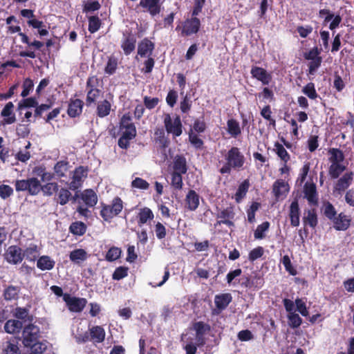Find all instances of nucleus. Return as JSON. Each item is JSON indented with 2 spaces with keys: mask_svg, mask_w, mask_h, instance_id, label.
Wrapping results in <instances>:
<instances>
[{
  "mask_svg": "<svg viewBox=\"0 0 354 354\" xmlns=\"http://www.w3.org/2000/svg\"><path fill=\"white\" fill-rule=\"evenodd\" d=\"M222 154L225 162L218 170L221 174H230L232 170L239 171L243 169L246 159L239 147H232Z\"/></svg>",
  "mask_w": 354,
  "mask_h": 354,
  "instance_id": "1",
  "label": "nucleus"
},
{
  "mask_svg": "<svg viewBox=\"0 0 354 354\" xmlns=\"http://www.w3.org/2000/svg\"><path fill=\"white\" fill-rule=\"evenodd\" d=\"M100 215L104 221L111 222V220L116 216H118L123 209V202L122 199L117 196L115 197L111 204L107 205L104 203H100Z\"/></svg>",
  "mask_w": 354,
  "mask_h": 354,
  "instance_id": "2",
  "label": "nucleus"
},
{
  "mask_svg": "<svg viewBox=\"0 0 354 354\" xmlns=\"http://www.w3.org/2000/svg\"><path fill=\"white\" fill-rule=\"evenodd\" d=\"M264 278L263 275L257 272H252L250 275H243L239 280V285L246 289H260L264 285Z\"/></svg>",
  "mask_w": 354,
  "mask_h": 354,
  "instance_id": "3",
  "label": "nucleus"
},
{
  "mask_svg": "<svg viewBox=\"0 0 354 354\" xmlns=\"http://www.w3.org/2000/svg\"><path fill=\"white\" fill-rule=\"evenodd\" d=\"M163 123L165 131L169 134H171L174 138L180 136L183 133V124L180 117L176 115L172 119L170 114H164Z\"/></svg>",
  "mask_w": 354,
  "mask_h": 354,
  "instance_id": "4",
  "label": "nucleus"
},
{
  "mask_svg": "<svg viewBox=\"0 0 354 354\" xmlns=\"http://www.w3.org/2000/svg\"><path fill=\"white\" fill-rule=\"evenodd\" d=\"M17 192H28L30 195L35 196L39 194L40 181L35 177L26 180H17L15 183Z\"/></svg>",
  "mask_w": 354,
  "mask_h": 354,
  "instance_id": "5",
  "label": "nucleus"
},
{
  "mask_svg": "<svg viewBox=\"0 0 354 354\" xmlns=\"http://www.w3.org/2000/svg\"><path fill=\"white\" fill-rule=\"evenodd\" d=\"M4 260L11 265L20 263L24 255L22 254V249L16 245H10L3 254Z\"/></svg>",
  "mask_w": 354,
  "mask_h": 354,
  "instance_id": "6",
  "label": "nucleus"
},
{
  "mask_svg": "<svg viewBox=\"0 0 354 354\" xmlns=\"http://www.w3.org/2000/svg\"><path fill=\"white\" fill-rule=\"evenodd\" d=\"M22 337L24 346L32 345L39 338V328L32 324L26 326L23 330Z\"/></svg>",
  "mask_w": 354,
  "mask_h": 354,
  "instance_id": "7",
  "label": "nucleus"
},
{
  "mask_svg": "<svg viewBox=\"0 0 354 354\" xmlns=\"http://www.w3.org/2000/svg\"><path fill=\"white\" fill-rule=\"evenodd\" d=\"M63 300L71 312L80 313L85 308L87 300L85 298L72 297L68 293L64 295Z\"/></svg>",
  "mask_w": 354,
  "mask_h": 354,
  "instance_id": "8",
  "label": "nucleus"
},
{
  "mask_svg": "<svg viewBox=\"0 0 354 354\" xmlns=\"http://www.w3.org/2000/svg\"><path fill=\"white\" fill-rule=\"evenodd\" d=\"M354 173L353 171H347L344 173L335 183L333 192L342 194L353 183Z\"/></svg>",
  "mask_w": 354,
  "mask_h": 354,
  "instance_id": "9",
  "label": "nucleus"
},
{
  "mask_svg": "<svg viewBox=\"0 0 354 354\" xmlns=\"http://www.w3.org/2000/svg\"><path fill=\"white\" fill-rule=\"evenodd\" d=\"M235 216L234 207L232 205L221 209L216 215L217 225L225 224L228 227L234 225L233 220Z\"/></svg>",
  "mask_w": 354,
  "mask_h": 354,
  "instance_id": "10",
  "label": "nucleus"
},
{
  "mask_svg": "<svg viewBox=\"0 0 354 354\" xmlns=\"http://www.w3.org/2000/svg\"><path fill=\"white\" fill-rule=\"evenodd\" d=\"M304 194L309 205L313 206L318 205V194L315 183L306 182L304 186Z\"/></svg>",
  "mask_w": 354,
  "mask_h": 354,
  "instance_id": "11",
  "label": "nucleus"
},
{
  "mask_svg": "<svg viewBox=\"0 0 354 354\" xmlns=\"http://www.w3.org/2000/svg\"><path fill=\"white\" fill-rule=\"evenodd\" d=\"M352 218L351 216L346 215L344 212H340L332 221L333 227L337 231H346L351 224Z\"/></svg>",
  "mask_w": 354,
  "mask_h": 354,
  "instance_id": "12",
  "label": "nucleus"
},
{
  "mask_svg": "<svg viewBox=\"0 0 354 354\" xmlns=\"http://www.w3.org/2000/svg\"><path fill=\"white\" fill-rule=\"evenodd\" d=\"M232 300L230 293H221L216 295L214 297V303L216 309L213 310L214 315H218L225 310Z\"/></svg>",
  "mask_w": 354,
  "mask_h": 354,
  "instance_id": "13",
  "label": "nucleus"
},
{
  "mask_svg": "<svg viewBox=\"0 0 354 354\" xmlns=\"http://www.w3.org/2000/svg\"><path fill=\"white\" fill-rule=\"evenodd\" d=\"M253 78L261 82L263 85H268L272 80V75L265 68L253 66L250 71Z\"/></svg>",
  "mask_w": 354,
  "mask_h": 354,
  "instance_id": "14",
  "label": "nucleus"
},
{
  "mask_svg": "<svg viewBox=\"0 0 354 354\" xmlns=\"http://www.w3.org/2000/svg\"><path fill=\"white\" fill-rule=\"evenodd\" d=\"M136 37L131 32L123 33V39L121 41V48L125 55H129L136 48Z\"/></svg>",
  "mask_w": 354,
  "mask_h": 354,
  "instance_id": "15",
  "label": "nucleus"
},
{
  "mask_svg": "<svg viewBox=\"0 0 354 354\" xmlns=\"http://www.w3.org/2000/svg\"><path fill=\"white\" fill-rule=\"evenodd\" d=\"M194 329L196 331V339L198 346H203L205 344L204 335L210 330V326L203 322H197L194 324Z\"/></svg>",
  "mask_w": 354,
  "mask_h": 354,
  "instance_id": "16",
  "label": "nucleus"
},
{
  "mask_svg": "<svg viewBox=\"0 0 354 354\" xmlns=\"http://www.w3.org/2000/svg\"><path fill=\"white\" fill-rule=\"evenodd\" d=\"M44 44L38 40H34L32 41H30L29 44H28V50L21 51L19 53V56L21 57H30L34 59L38 56L33 50H41L43 54H46L44 50H41V48L44 46Z\"/></svg>",
  "mask_w": 354,
  "mask_h": 354,
  "instance_id": "17",
  "label": "nucleus"
},
{
  "mask_svg": "<svg viewBox=\"0 0 354 354\" xmlns=\"http://www.w3.org/2000/svg\"><path fill=\"white\" fill-rule=\"evenodd\" d=\"M289 218L290 221V225L292 227H297L299 225V217H300V208L299 206V202L297 197H295L292 201L289 208Z\"/></svg>",
  "mask_w": 354,
  "mask_h": 354,
  "instance_id": "18",
  "label": "nucleus"
},
{
  "mask_svg": "<svg viewBox=\"0 0 354 354\" xmlns=\"http://www.w3.org/2000/svg\"><path fill=\"white\" fill-rule=\"evenodd\" d=\"M84 102L80 99H71L68 103L67 113L71 118L80 116L82 113Z\"/></svg>",
  "mask_w": 354,
  "mask_h": 354,
  "instance_id": "19",
  "label": "nucleus"
},
{
  "mask_svg": "<svg viewBox=\"0 0 354 354\" xmlns=\"http://www.w3.org/2000/svg\"><path fill=\"white\" fill-rule=\"evenodd\" d=\"M185 207L189 211H195L200 204V196L193 189L189 190L185 196Z\"/></svg>",
  "mask_w": 354,
  "mask_h": 354,
  "instance_id": "20",
  "label": "nucleus"
},
{
  "mask_svg": "<svg viewBox=\"0 0 354 354\" xmlns=\"http://www.w3.org/2000/svg\"><path fill=\"white\" fill-rule=\"evenodd\" d=\"M14 104L12 102H8L1 112L3 117V122L5 124H11L16 122V116L13 113Z\"/></svg>",
  "mask_w": 354,
  "mask_h": 354,
  "instance_id": "21",
  "label": "nucleus"
},
{
  "mask_svg": "<svg viewBox=\"0 0 354 354\" xmlns=\"http://www.w3.org/2000/svg\"><path fill=\"white\" fill-rule=\"evenodd\" d=\"M188 170L187 160L183 155H176L174 158L173 171L185 174Z\"/></svg>",
  "mask_w": 354,
  "mask_h": 354,
  "instance_id": "22",
  "label": "nucleus"
},
{
  "mask_svg": "<svg viewBox=\"0 0 354 354\" xmlns=\"http://www.w3.org/2000/svg\"><path fill=\"white\" fill-rule=\"evenodd\" d=\"M154 141L161 149H165L170 144L169 139L165 136L162 128H156L154 131Z\"/></svg>",
  "mask_w": 354,
  "mask_h": 354,
  "instance_id": "23",
  "label": "nucleus"
},
{
  "mask_svg": "<svg viewBox=\"0 0 354 354\" xmlns=\"http://www.w3.org/2000/svg\"><path fill=\"white\" fill-rule=\"evenodd\" d=\"M288 191V184L283 180L278 179L274 183L272 192L277 200H279L283 196H286Z\"/></svg>",
  "mask_w": 354,
  "mask_h": 354,
  "instance_id": "24",
  "label": "nucleus"
},
{
  "mask_svg": "<svg viewBox=\"0 0 354 354\" xmlns=\"http://www.w3.org/2000/svg\"><path fill=\"white\" fill-rule=\"evenodd\" d=\"M200 26L201 24H182V26L178 24L176 30L180 31L181 36L187 37L198 32Z\"/></svg>",
  "mask_w": 354,
  "mask_h": 354,
  "instance_id": "25",
  "label": "nucleus"
},
{
  "mask_svg": "<svg viewBox=\"0 0 354 354\" xmlns=\"http://www.w3.org/2000/svg\"><path fill=\"white\" fill-rule=\"evenodd\" d=\"M154 49V44L147 38L142 39L138 46V54L141 57H145L147 55H151Z\"/></svg>",
  "mask_w": 354,
  "mask_h": 354,
  "instance_id": "26",
  "label": "nucleus"
},
{
  "mask_svg": "<svg viewBox=\"0 0 354 354\" xmlns=\"http://www.w3.org/2000/svg\"><path fill=\"white\" fill-rule=\"evenodd\" d=\"M80 197L88 207H93L97 203V194L91 189H85L81 194Z\"/></svg>",
  "mask_w": 354,
  "mask_h": 354,
  "instance_id": "27",
  "label": "nucleus"
},
{
  "mask_svg": "<svg viewBox=\"0 0 354 354\" xmlns=\"http://www.w3.org/2000/svg\"><path fill=\"white\" fill-rule=\"evenodd\" d=\"M20 291V286L9 285L3 290V298L6 301L17 300L19 298Z\"/></svg>",
  "mask_w": 354,
  "mask_h": 354,
  "instance_id": "28",
  "label": "nucleus"
},
{
  "mask_svg": "<svg viewBox=\"0 0 354 354\" xmlns=\"http://www.w3.org/2000/svg\"><path fill=\"white\" fill-rule=\"evenodd\" d=\"M22 254L24 255V258L27 260L34 262L37 259L39 255V250L37 245L30 243L24 251H22Z\"/></svg>",
  "mask_w": 354,
  "mask_h": 354,
  "instance_id": "29",
  "label": "nucleus"
},
{
  "mask_svg": "<svg viewBox=\"0 0 354 354\" xmlns=\"http://www.w3.org/2000/svg\"><path fill=\"white\" fill-rule=\"evenodd\" d=\"M227 131L231 137L236 138L241 133L239 122L234 118L229 119L227 121Z\"/></svg>",
  "mask_w": 354,
  "mask_h": 354,
  "instance_id": "30",
  "label": "nucleus"
},
{
  "mask_svg": "<svg viewBox=\"0 0 354 354\" xmlns=\"http://www.w3.org/2000/svg\"><path fill=\"white\" fill-rule=\"evenodd\" d=\"M111 110V102L107 100L100 101L96 109V114L99 118H104L110 114Z\"/></svg>",
  "mask_w": 354,
  "mask_h": 354,
  "instance_id": "31",
  "label": "nucleus"
},
{
  "mask_svg": "<svg viewBox=\"0 0 354 354\" xmlns=\"http://www.w3.org/2000/svg\"><path fill=\"white\" fill-rule=\"evenodd\" d=\"M160 0H141L140 5L147 8L151 15H156L160 12Z\"/></svg>",
  "mask_w": 354,
  "mask_h": 354,
  "instance_id": "32",
  "label": "nucleus"
},
{
  "mask_svg": "<svg viewBox=\"0 0 354 354\" xmlns=\"http://www.w3.org/2000/svg\"><path fill=\"white\" fill-rule=\"evenodd\" d=\"M55 262L49 256L40 257L37 261V267L41 270H50L55 266Z\"/></svg>",
  "mask_w": 354,
  "mask_h": 354,
  "instance_id": "33",
  "label": "nucleus"
},
{
  "mask_svg": "<svg viewBox=\"0 0 354 354\" xmlns=\"http://www.w3.org/2000/svg\"><path fill=\"white\" fill-rule=\"evenodd\" d=\"M88 254L84 249H75L70 252L69 259L74 263L79 264L86 261Z\"/></svg>",
  "mask_w": 354,
  "mask_h": 354,
  "instance_id": "34",
  "label": "nucleus"
},
{
  "mask_svg": "<svg viewBox=\"0 0 354 354\" xmlns=\"http://www.w3.org/2000/svg\"><path fill=\"white\" fill-rule=\"evenodd\" d=\"M138 225L141 226L145 224L148 221H151L154 218V214L151 209L149 207H145L140 209L138 214Z\"/></svg>",
  "mask_w": 354,
  "mask_h": 354,
  "instance_id": "35",
  "label": "nucleus"
},
{
  "mask_svg": "<svg viewBox=\"0 0 354 354\" xmlns=\"http://www.w3.org/2000/svg\"><path fill=\"white\" fill-rule=\"evenodd\" d=\"M72 198V194L70 190L65 187L58 189L57 194V203L61 205H66Z\"/></svg>",
  "mask_w": 354,
  "mask_h": 354,
  "instance_id": "36",
  "label": "nucleus"
},
{
  "mask_svg": "<svg viewBox=\"0 0 354 354\" xmlns=\"http://www.w3.org/2000/svg\"><path fill=\"white\" fill-rule=\"evenodd\" d=\"M23 326V324L19 320L10 319L8 320L5 325V331L10 334L19 333Z\"/></svg>",
  "mask_w": 354,
  "mask_h": 354,
  "instance_id": "37",
  "label": "nucleus"
},
{
  "mask_svg": "<svg viewBox=\"0 0 354 354\" xmlns=\"http://www.w3.org/2000/svg\"><path fill=\"white\" fill-rule=\"evenodd\" d=\"M90 335L91 339L97 343H101L104 341L105 331L102 326H96L92 327L90 329Z\"/></svg>",
  "mask_w": 354,
  "mask_h": 354,
  "instance_id": "38",
  "label": "nucleus"
},
{
  "mask_svg": "<svg viewBox=\"0 0 354 354\" xmlns=\"http://www.w3.org/2000/svg\"><path fill=\"white\" fill-rule=\"evenodd\" d=\"M274 151L277 156L283 162V163H288L290 160V156L283 145L278 142H276L274 145Z\"/></svg>",
  "mask_w": 354,
  "mask_h": 354,
  "instance_id": "39",
  "label": "nucleus"
},
{
  "mask_svg": "<svg viewBox=\"0 0 354 354\" xmlns=\"http://www.w3.org/2000/svg\"><path fill=\"white\" fill-rule=\"evenodd\" d=\"M86 225L82 221L73 222L69 227V232L75 236H82L86 233Z\"/></svg>",
  "mask_w": 354,
  "mask_h": 354,
  "instance_id": "40",
  "label": "nucleus"
},
{
  "mask_svg": "<svg viewBox=\"0 0 354 354\" xmlns=\"http://www.w3.org/2000/svg\"><path fill=\"white\" fill-rule=\"evenodd\" d=\"M346 169V166L342 163L333 162L328 168V174L332 179H337Z\"/></svg>",
  "mask_w": 354,
  "mask_h": 354,
  "instance_id": "41",
  "label": "nucleus"
},
{
  "mask_svg": "<svg viewBox=\"0 0 354 354\" xmlns=\"http://www.w3.org/2000/svg\"><path fill=\"white\" fill-rule=\"evenodd\" d=\"M69 162L67 160H59L54 165V173L57 178H63L66 176V173L68 169Z\"/></svg>",
  "mask_w": 354,
  "mask_h": 354,
  "instance_id": "42",
  "label": "nucleus"
},
{
  "mask_svg": "<svg viewBox=\"0 0 354 354\" xmlns=\"http://www.w3.org/2000/svg\"><path fill=\"white\" fill-rule=\"evenodd\" d=\"M303 222L304 225H309L312 228H315L318 223L317 215L315 209H308L307 215L303 217Z\"/></svg>",
  "mask_w": 354,
  "mask_h": 354,
  "instance_id": "43",
  "label": "nucleus"
},
{
  "mask_svg": "<svg viewBox=\"0 0 354 354\" xmlns=\"http://www.w3.org/2000/svg\"><path fill=\"white\" fill-rule=\"evenodd\" d=\"M39 187V192L42 191L44 195L47 196H51L54 193H57L59 189V185L55 182L47 183L43 185L40 184Z\"/></svg>",
  "mask_w": 354,
  "mask_h": 354,
  "instance_id": "44",
  "label": "nucleus"
},
{
  "mask_svg": "<svg viewBox=\"0 0 354 354\" xmlns=\"http://www.w3.org/2000/svg\"><path fill=\"white\" fill-rule=\"evenodd\" d=\"M88 171L89 169L87 166L77 167L73 171L72 178L83 183L84 179L87 178Z\"/></svg>",
  "mask_w": 354,
  "mask_h": 354,
  "instance_id": "45",
  "label": "nucleus"
},
{
  "mask_svg": "<svg viewBox=\"0 0 354 354\" xmlns=\"http://www.w3.org/2000/svg\"><path fill=\"white\" fill-rule=\"evenodd\" d=\"M328 153L330 154L329 160L331 163H342L344 160V154L342 150L337 148H330L328 150Z\"/></svg>",
  "mask_w": 354,
  "mask_h": 354,
  "instance_id": "46",
  "label": "nucleus"
},
{
  "mask_svg": "<svg viewBox=\"0 0 354 354\" xmlns=\"http://www.w3.org/2000/svg\"><path fill=\"white\" fill-rule=\"evenodd\" d=\"M250 187V183L248 180H245L242 182L235 194V200L237 203H239L246 195Z\"/></svg>",
  "mask_w": 354,
  "mask_h": 354,
  "instance_id": "47",
  "label": "nucleus"
},
{
  "mask_svg": "<svg viewBox=\"0 0 354 354\" xmlns=\"http://www.w3.org/2000/svg\"><path fill=\"white\" fill-rule=\"evenodd\" d=\"M323 212H324V216L328 220H330L331 222L337 215V211H336L334 205L329 201H326L324 203Z\"/></svg>",
  "mask_w": 354,
  "mask_h": 354,
  "instance_id": "48",
  "label": "nucleus"
},
{
  "mask_svg": "<svg viewBox=\"0 0 354 354\" xmlns=\"http://www.w3.org/2000/svg\"><path fill=\"white\" fill-rule=\"evenodd\" d=\"M38 104V102L35 97H28L21 100L17 105V111H21L26 108L35 107Z\"/></svg>",
  "mask_w": 354,
  "mask_h": 354,
  "instance_id": "49",
  "label": "nucleus"
},
{
  "mask_svg": "<svg viewBox=\"0 0 354 354\" xmlns=\"http://www.w3.org/2000/svg\"><path fill=\"white\" fill-rule=\"evenodd\" d=\"M101 91L99 88H90L87 89V94L86 97V104L87 106L95 104L97 99L99 97Z\"/></svg>",
  "mask_w": 354,
  "mask_h": 354,
  "instance_id": "50",
  "label": "nucleus"
},
{
  "mask_svg": "<svg viewBox=\"0 0 354 354\" xmlns=\"http://www.w3.org/2000/svg\"><path fill=\"white\" fill-rule=\"evenodd\" d=\"M183 175L177 172H171V185L176 190H181L183 189Z\"/></svg>",
  "mask_w": 354,
  "mask_h": 354,
  "instance_id": "51",
  "label": "nucleus"
},
{
  "mask_svg": "<svg viewBox=\"0 0 354 354\" xmlns=\"http://www.w3.org/2000/svg\"><path fill=\"white\" fill-rule=\"evenodd\" d=\"M118 68V59L114 56H110L104 68V72L109 75L115 73Z\"/></svg>",
  "mask_w": 354,
  "mask_h": 354,
  "instance_id": "52",
  "label": "nucleus"
},
{
  "mask_svg": "<svg viewBox=\"0 0 354 354\" xmlns=\"http://www.w3.org/2000/svg\"><path fill=\"white\" fill-rule=\"evenodd\" d=\"M288 323L290 328H297L299 327L302 323V319L297 313H292L288 315Z\"/></svg>",
  "mask_w": 354,
  "mask_h": 354,
  "instance_id": "53",
  "label": "nucleus"
},
{
  "mask_svg": "<svg viewBox=\"0 0 354 354\" xmlns=\"http://www.w3.org/2000/svg\"><path fill=\"white\" fill-rule=\"evenodd\" d=\"M319 16L322 19H324V22H340L342 18L339 15L334 16L333 14L330 13L328 10H322L319 12Z\"/></svg>",
  "mask_w": 354,
  "mask_h": 354,
  "instance_id": "54",
  "label": "nucleus"
},
{
  "mask_svg": "<svg viewBox=\"0 0 354 354\" xmlns=\"http://www.w3.org/2000/svg\"><path fill=\"white\" fill-rule=\"evenodd\" d=\"M270 227V223L265 221L261 224L259 225L254 231V238L256 239H263L265 238V232L268 230Z\"/></svg>",
  "mask_w": 354,
  "mask_h": 354,
  "instance_id": "55",
  "label": "nucleus"
},
{
  "mask_svg": "<svg viewBox=\"0 0 354 354\" xmlns=\"http://www.w3.org/2000/svg\"><path fill=\"white\" fill-rule=\"evenodd\" d=\"M302 92L311 100H315L319 96L315 90V84L313 82H309L304 86Z\"/></svg>",
  "mask_w": 354,
  "mask_h": 354,
  "instance_id": "56",
  "label": "nucleus"
},
{
  "mask_svg": "<svg viewBox=\"0 0 354 354\" xmlns=\"http://www.w3.org/2000/svg\"><path fill=\"white\" fill-rule=\"evenodd\" d=\"M121 250L119 248L113 246L111 247L106 254V260L112 262L120 257Z\"/></svg>",
  "mask_w": 354,
  "mask_h": 354,
  "instance_id": "57",
  "label": "nucleus"
},
{
  "mask_svg": "<svg viewBox=\"0 0 354 354\" xmlns=\"http://www.w3.org/2000/svg\"><path fill=\"white\" fill-rule=\"evenodd\" d=\"M189 141L196 149H202L203 148L204 142L203 140L198 138V136L192 131L189 133Z\"/></svg>",
  "mask_w": 354,
  "mask_h": 354,
  "instance_id": "58",
  "label": "nucleus"
},
{
  "mask_svg": "<svg viewBox=\"0 0 354 354\" xmlns=\"http://www.w3.org/2000/svg\"><path fill=\"white\" fill-rule=\"evenodd\" d=\"M281 263H283L286 270L291 275L295 276L297 274L296 269L292 265L290 259L288 255H284L281 259Z\"/></svg>",
  "mask_w": 354,
  "mask_h": 354,
  "instance_id": "59",
  "label": "nucleus"
},
{
  "mask_svg": "<svg viewBox=\"0 0 354 354\" xmlns=\"http://www.w3.org/2000/svg\"><path fill=\"white\" fill-rule=\"evenodd\" d=\"M128 268L124 266L118 267L113 273L112 278L119 281L128 275Z\"/></svg>",
  "mask_w": 354,
  "mask_h": 354,
  "instance_id": "60",
  "label": "nucleus"
},
{
  "mask_svg": "<svg viewBox=\"0 0 354 354\" xmlns=\"http://www.w3.org/2000/svg\"><path fill=\"white\" fill-rule=\"evenodd\" d=\"M322 62V57H319L315 58L313 59H310V62L308 63V73L310 75H314L315 73L317 71V69L320 67Z\"/></svg>",
  "mask_w": 354,
  "mask_h": 354,
  "instance_id": "61",
  "label": "nucleus"
},
{
  "mask_svg": "<svg viewBox=\"0 0 354 354\" xmlns=\"http://www.w3.org/2000/svg\"><path fill=\"white\" fill-rule=\"evenodd\" d=\"M260 204L257 202H253L250 208L247 210L248 221L250 223L255 221V213L258 210Z\"/></svg>",
  "mask_w": 354,
  "mask_h": 354,
  "instance_id": "62",
  "label": "nucleus"
},
{
  "mask_svg": "<svg viewBox=\"0 0 354 354\" xmlns=\"http://www.w3.org/2000/svg\"><path fill=\"white\" fill-rule=\"evenodd\" d=\"M100 7V5L97 1L88 0L84 4V11L88 14L93 11L97 10Z\"/></svg>",
  "mask_w": 354,
  "mask_h": 354,
  "instance_id": "63",
  "label": "nucleus"
},
{
  "mask_svg": "<svg viewBox=\"0 0 354 354\" xmlns=\"http://www.w3.org/2000/svg\"><path fill=\"white\" fill-rule=\"evenodd\" d=\"M264 253L263 248L261 246H258L257 248L252 250L248 254V259L250 261L253 262L257 259L261 258Z\"/></svg>",
  "mask_w": 354,
  "mask_h": 354,
  "instance_id": "64",
  "label": "nucleus"
}]
</instances>
